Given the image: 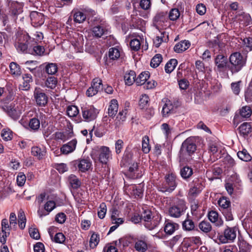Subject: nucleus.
Masks as SVG:
<instances>
[{"mask_svg":"<svg viewBox=\"0 0 252 252\" xmlns=\"http://www.w3.org/2000/svg\"><path fill=\"white\" fill-rule=\"evenodd\" d=\"M26 219L23 212H20L18 215V224L19 227L23 229L26 226Z\"/></svg>","mask_w":252,"mask_h":252,"instance_id":"obj_53","label":"nucleus"},{"mask_svg":"<svg viewBox=\"0 0 252 252\" xmlns=\"http://www.w3.org/2000/svg\"><path fill=\"white\" fill-rule=\"evenodd\" d=\"M127 112V110L126 109H123L119 112L115 120L117 125L120 124L121 122H124L126 120Z\"/></svg>","mask_w":252,"mask_h":252,"instance_id":"obj_46","label":"nucleus"},{"mask_svg":"<svg viewBox=\"0 0 252 252\" xmlns=\"http://www.w3.org/2000/svg\"><path fill=\"white\" fill-rule=\"evenodd\" d=\"M99 241V235L95 233L93 234L90 240V247L92 248V249L94 248L98 244Z\"/></svg>","mask_w":252,"mask_h":252,"instance_id":"obj_52","label":"nucleus"},{"mask_svg":"<svg viewBox=\"0 0 252 252\" xmlns=\"http://www.w3.org/2000/svg\"><path fill=\"white\" fill-rule=\"evenodd\" d=\"M209 220L217 226H220L223 224V220L219 217L218 213L214 211H211L208 213Z\"/></svg>","mask_w":252,"mask_h":252,"instance_id":"obj_19","label":"nucleus"},{"mask_svg":"<svg viewBox=\"0 0 252 252\" xmlns=\"http://www.w3.org/2000/svg\"><path fill=\"white\" fill-rule=\"evenodd\" d=\"M180 16V12L178 8H172L168 14L169 19L171 21L177 20Z\"/></svg>","mask_w":252,"mask_h":252,"instance_id":"obj_41","label":"nucleus"},{"mask_svg":"<svg viewBox=\"0 0 252 252\" xmlns=\"http://www.w3.org/2000/svg\"><path fill=\"white\" fill-rule=\"evenodd\" d=\"M29 125L32 129L37 130L40 126V122L38 119L34 118L31 119Z\"/></svg>","mask_w":252,"mask_h":252,"instance_id":"obj_59","label":"nucleus"},{"mask_svg":"<svg viewBox=\"0 0 252 252\" xmlns=\"http://www.w3.org/2000/svg\"><path fill=\"white\" fill-rule=\"evenodd\" d=\"M238 157L242 160L244 161H250L252 157L246 149H243L237 153Z\"/></svg>","mask_w":252,"mask_h":252,"instance_id":"obj_37","label":"nucleus"},{"mask_svg":"<svg viewBox=\"0 0 252 252\" xmlns=\"http://www.w3.org/2000/svg\"><path fill=\"white\" fill-rule=\"evenodd\" d=\"M237 228L236 227H227L223 234L219 236V240L222 244L233 242L236 237Z\"/></svg>","mask_w":252,"mask_h":252,"instance_id":"obj_8","label":"nucleus"},{"mask_svg":"<svg viewBox=\"0 0 252 252\" xmlns=\"http://www.w3.org/2000/svg\"><path fill=\"white\" fill-rule=\"evenodd\" d=\"M239 130L240 135L245 137L247 136L252 131V126L250 123L245 122L243 123L239 127Z\"/></svg>","mask_w":252,"mask_h":252,"instance_id":"obj_27","label":"nucleus"},{"mask_svg":"<svg viewBox=\"0 0 252 252\" xmlns=\"http://www.w3.org/2000/svg\"><path fill=\"white\" fill-rule=\"evenodd\" d=\"M86 19V15L82 12L78 11L75 12L74 14V20L76 23H83Z\"/></svg>","mask_w":252,"mask_h":252,"instance_id":"obj_43","label":"nucleus"},{"mask_svg":"<svg viewBox=\"0 0 252 252\" xmlns=\"http://www.w3.org/2000/svg\"><path fill=\"white\" fill-rule=\"evenodd\" d=\"M161 217L158 215L152 216L150 211H144L142 220L144 226L149 230L155 229L159 224Z\"/></svg>","mask_w":252,"mask_h":252,"instance_id":"obj_5","label":"nucleus"},{"mask_svg":"<svg viewBox=\"0 0 252 252\" xmlns=\"http://www.w3.org/2000/svg\"><path fill=\"white\" fill-rule=\"evenodd\" d=\"M15 47L18 52L21 53H28V45L25 43L18 42L15 44Z\"/></svg>","mask_w":252,"mask_h":252,"instance_id":"obj_58","label":"nucleus"},{"mask_svg":"<svg viewBox=\"0 0 252 252\" xmlns=\"http://www.w3.org/2000/svg\"><path fill=\"white\" fill-rule=\"evenodd\" d=\"M91 156L95 162L98 161L106 164L111 158V153L108 147L97 146L93 149Z\"/></svg>","mask_w":252,"mask_h":252,"instance_id":"obj_2","label":"nucleus"},{"mask_svg":"<svg viewBox=\"0 0 252 252\" xmlns=\"http://www.w3.org/2000/svg\"><path fill=\"white\" fill-rule=\"evenodd\" d=\"M219 206L223 208L224 210L227 211L228 207L230 205V202L225 197H222L218 201Z\"/></svg>","mask_w":252,"mask_h":252,"instance_id":"obj_55","label":"nucleus"},{"mask_svg":"<svg viewBox=\"0 0 252 252\" xmlns=\"http://www.w3.org/2000/svg\"><path fill=\"white\" fill-rule=\"evenodd\" d=\"M142 151L144 153H148L151 149V147L149 145V138L148 136H144L142 138Z\"/></svg>","mask_w":252,"mask_h":252,"instance_id":"obj_38","label":"nucleus"},{"mask_svg":"<svg viewBox=\"0 0 252 252\" xmlns=\"http://www.w3.org/2000/svg\"><path fill=\"white\" fill-rule=\"evenodd\" d=\"M227 59L223 55H218L215 59V63L219 71H222L227 64Z\"/></svg>","mask_w":252,"mask_h":252,"instance_id":"obj_15","label":"nucleus"},{"mask_svg":"<svg viewBox=\"0 0 252 252\" xmlns=\"http://www.w3.org/2000/svg\"><path fill=\"white\" fill-rule=\"evenodd\" d=\"M111 212V219L112 223H117L119 224H123L124 222V219L119 218V212L116 208H113L110 211Z\"/></svg>","mask_w":252,"mask_h":252,"instance_id":"obj_29","label":"nucleus"},{"mask_svg":"<svg viewBox=\"0 0 252 252\" xmlns=\"http://www.w3.org/2000/svg\"><path fill=\"white\" fill-rule=\"evenodd\" d=\"M8 114L13 119L17 120L20 116L21 112L15 108H11L8 111Z\"/></svg>","mask_w":252,"mask_h":252,"instance_id":"obj_61","label":"nucleus"},{"mask_svg":"<svg viewBox=\"0 0 252 252\" xmlns=\"http://www.w3.org/2000/svg\"><path fill=\"white\" fill-rule=\"evenodd\" d=\"M77 167L80 171L85 172L90 169L92 166L90 159H81L76 161Z\"/></svg>","mask_w":252,"mask_h":252,"instance_id":"obj_18","label":"nucleus"},{"mask_svg":"<svg viewBox=\"0 0 252 252\" xmlns=\"http://www.w3.org/2000/svg\"><path fill=\"white\" fill-rule=\"evenodd\" d=\"M34 97L36 104L40 106L46 105L48 102V97L46 94L38 90H35L34 92Z\"/></svg>","mask_w":252,"mask_h":252,"instance_id":"obj_14","label":"nucleus"},{"mask_svg":"<svg viewBox=\"0 0 252 252\" xmlns=\"http://www.w3.org/2000/svg\"><path fill=\"white\" fill-rule=\"evenodd\" d=\"M244 46L249 49V50H252V37H249L241 39Z\"/></svg>","mask_w":252,"mask_h":252,"instance_id":"obj_63","label":"nucleus"},{"mask_svg":"<svg viewBox=\"0 0 252 252\" xmlns=\"http://www.w3.org/2000/svg\"><path fill=\"white\" fill-rule=\"evenodd\" d=\"M26 177L23 172H20L17 177V183L18 186L22 187L25 184Z\"/></svg>","mask_w":252,"mask_h":252,"instance_id":"obj_60","label":"nucleus"},{"mask_svg":"<svg viewBox=\"0 0 252 252\" xmlns=\"http://www.w3.org/2000/svg\"><path fill=\"white\" fill-rule=\"evenodd\" d=\"M1 230L0 232V242L4 244L6 242V238L10 234V225L8 220L6 219H3L1 223Z\"/></svg>","mask_w":252,"mask_h":252,"instance_id":"obj_11","label":"nucleus"},{"mask_svg":"<svg viewBox=\"0 0 252 252\" xmlns=\"http://www.w3.org/2000/svg\"><path fill=\"white\" fill-rule=\"evenodd\" d=\"M129 45L131 49L135 51L138 50L140 47V41L136 38L131 40Z\"/></svg>","mask_w":252,"mask_h":252,"instance_id":"obj_64","label":"nucleus"},{"mask_svg":"<svg viewBox=\"0 0 252 252\" xmlns=\"http://www.w3.org/2000/svg\"><path fill=\"white\" fill-rule=\"evenodd\" d=\"M196 146L194 139L192 137L188 138L182 143L179 152V161L185 162L189 159L190 157L196 150Z\"/></svg>","mask_w":252,"mask_h":252,"instance_id":"obj_1","label":"nucleus"},{"mask_svg":"<svg viewBox=\"0 0 252 252\" xmlns=\"http://www.w3.org/2000/svg\"><path fill=\"white\" fill-rule=\"evenodd\" d=\"M106 211L107 207L106 204L104 203L100 204L97 212L98 217L101 219H103L105 216Z\"/></svg>","mask_w":252,"mask_h":252,"instance_id":"obj_57","label":"nucleus"},{"mask_svg":"<svg viewBox=\"0 0 252 252\" xmlns=\"http://www.w3.org/2000/svg\"><path fill=\"white\" fill-rule=\"evenodd\" d=\"M177 186L175 176L171 173L166 176L165 181L159 187V190L163 192H171Z\"/></svg>","mask_w":252,"mask_h":252,"instance_id":"obj_7","label":"nucleus"},{"mask_svg":"<svg viewBox=\"0 0 252 252\" xmlns=\"http://www.w3.org/2000/svg\"><path fill=\"white\" fill-rule=\"evenodd\" d=\"M23 82L20 86V88L24 91H28L31 88L30 83L32 82V76L30 74H25L23 76Z\"/></svg>","mask_w":252,"mask_h":252,"instance_id":"obj_23","label":"nucleus"},{"mask_svg":"<svg viewBox=\"0 0 252 252\" xmlns=\"http://www.w3.org/2000/svg\"><path fill=\"white\" fill-rule=\"evenodd\" d=\"M77 141L74 139L66 144H63L61 147V153L63 155H67L73 152L76 147Z\"/></svg>","mask_w":252,"mask_h":252,"instance_id":"obj_13","label":"nucleus"},{"mask_svg":"<svg viewBox=\"0 0 252 252\" xmlns=\"http://www.w3.org/2000/svg\"><path fill=\"white\" fill-rule=\"evenodd\" d=\"M56 207L55 201L49 200L46 202L44 206V209L48 213L52 211Z\"/></svg>","mask_w":252,"mask_h":252,"instance_id":"obj_54","label":"nucleus"},{"mask_svg":"<svg viewBox=\"0 0 252 252\" xmlns=\"http://www.w3.org/2000/svg\"><path fill=\"white\" fill-rule=\"evenodd\" d=\"M45 71L48 74L53 75L58 71V66L55 63H48L45 66Z\"/></svg>","mask_w":252,"mask_h":252,"instance_id":"obj_34","label":"nucleus"},{"mask_svg":"<svg viewBox=\"0 0 252 252\" xmlns=\"http://www.w3.org/2000/svg\"><path fill=\"white\" fill-rule=\"evenodd\" d=\"M162 60V56L159 54H156L151 60V66L154 68L158 67L160 64Z\"/></svg>","mask_w":252,"mask_h":252,"instance_id":"obj_44","label":"nucleus"},{"mask_svg":"<svg viewBox=\"0 0 252 252\" xmlns=\"http://www.w3.org/2000/svg\"><path fill=\"white\" fill-rule=\"evenodd\" d=\"M134 248L138 252H145L148 249V245L145 241L137 239L135 240Z\"/></svg>","mask_w":252,"mask_h":252,"instance_id":"obj_28","label":"nucleus"},{"mask_svg":"<svg viewBox=\"0 0 252 252\" xmlns=\"http://www.w3.org/2000/svg\"><path fill=\"white\" fill-rule=\"evenodd\" d=\"M32 24L34 27H38L44 23V16L41 13L32 11L30 14Z\"/></svg>","mask_w":252,"mask_h":252,"instance_id":"obj_12","label":"nucleus"},{"mask_svg":"<svg viewBox=\"0 0 252 252\" xmlns=\"http://www.w3.org/2000/svg\"><path fill=\"white\" fill-rule=\"evenodd\" d=\"M119 104L117 100L112 99L109 103L108 107V115L110 117L113 118L115 116L118 111Z\"/></svg>","mask_w":252,"mask_h":252,"instance_id":"obj_22","label":"nucleus"},{"mask_svg":"<svg viewBox=\"0 0 252 252\" xmlns=\"http://www.w3.org/2000/svg\"><path fill=\"white\" fill-rule=\"evenodd\" d=\"M98 113V110L93 106L83 108L82 111L83 118L86 122H90L95 119Z\"/></svg>","mask_w":252,"mask_h":252,"instance_id":"obj_9","label":"nucleus"},{"mask_svg":"<svg viewBox=\"0 0 252 252\" xmlns=\"http://www.w3.org/2000/svg\"><path fill=\"white\" fill-rule=\"evenodd\" d=\"M66 113L70 117L76 116L79 113V110L77 106L75 105L69 106L67 108Z\"/></svg>","mask_w":252,"mask_h":252,"instance_id":"obj_47","label":"nucleus"},{"mask_svg":"<svg viewBox=\"0 0 252 252\" xmlns=\"http://www.w3.org/2000/svg\"><path fill=\"white\" fill-rule=\"evenodd\" d=\"M237 18L240 22H242L245 25H248L252 23V19L250 14L243 13L237 16Z\"/></svg>","mask_w":252,"mask_h":252,"instance_id":"obj_31","label":"nucleus"},{"mask_svg":"<svg viewBox=\"0 0 252 252\" xmlns=\"http://www.w3.org/2000/svg\"><path fill=\"white\" fill-rule=\"evenodd\" d=\"M199 228L204 233H207L212 230V226L210 222L203 220L198 224Z\"/></svg>","mask_w":252,"mask_h":252,"instance_id":"obj_35","label":"nucleus"},{"mask_svg":"<svg viewBox=\"0 0 252 252\" xmlns=\"http://www.w3.org/2000/svg\"><path fill=\"white\" fill-rule=\"evenodd\" d=\"M102 90V81L100 79L96 78L93 80L91 87L87 90L86 94L88 96H93Z\"/></svg>","mask_w":252,"mask_h":252,"instance_id":"obj_10","label":"nucleus"},{"mask_svg":"<svg viewBox=\"0 0 252 252\" xmlns=\"http://www.w3.org/2000/svg\"><path fill=\"white\" fill-rule=\"evenodd\" d=\"M182 228L184 231L190 232L195 230V226L194 221L189 218V216L182 222Z\"/></svg>","mask_w":252,"mask_h":252,"instance_id":"obj_24","label":"nucleus"},{"mask_svg":"<svg viewBox=\"0 0 252 252\" xmlns=\"http://www.w3.org/2000/svg\"><path fill=\"white\" fill-rule=\"evenodd\" d=\"M150 77L149 72L144 71L141 73L135 79V83L137 85L141 86L145 84L146 81Z\"/></svg>","mask_w":252,"mask_h":252,"instance_id":"obj_30","label":"nucleus"},{"mask_svg":"<svg viewBox=\"0 0 252 252\" xmlns=\"http://www.w3.org/2000/svg\"><path fill=\"white\" fill-rule=\"evenodd\" d=\"M230 65L228 67L232 73L240 71L246 64V60L239 52L231 54L229 58Z\"/></svg>","mask_w":252,"mask_h":252,"instance_id":"obj_3","label":"nucleus"},{"mask_svg":"<svg viewBox=\"0 0 252 252\" xmlns=\"http://www.w3.org/2000/svg\"><path fill=\"white\" fill-rule=\"evenodd\" d=\"M179 228L178 224L169 221L165 222L164 230L168 235L172 234Z\"/></svg>","mask_w":252,"mask_h":252,"instance_id":"obj_21","label":"nucleus"},{"mask_svg":"<svg viewBox=\"0 0 252 252\" xmlns=\"http://www.w3.org/2000/svg\"><path fill=\"white\" fill-rule=\"evenodd\" d=\"M72 45L74 47L77 52H80L83 47L82 38L71 41Z\"/></svg>","mask_w":252,"mask_h":252,"instance_id":"obj_56","label":"nucleus"},{"mask_svg":"<svg viewBox=\"0 0 252 252\" xmlns=\"http://www.w3.org/2000/svg\"><path fill=\"white\" fill-rule=\"evenodd\" d=\"M149 100V96L146 94H142L140 98L139 104L141 109H144L148 104Z\"/></svg>","mask_w":252,"mask_h":252,"instance_id":"obj_51","label":"nucleus"},{"mask_svg":"<svg viewBox=\"0 0 252 252\" xmlns=\"http://www.w3.org/2000/svg\"><path fill=\"white\" fill-rule=\"evenodd\" d=\"M9 67L10 72L13 75H19L21 74V69L19 65L16 63L12 62L10 63Z\"/></svg>","mask_w":252,"mask_h":252,"instance_id":"obj_48","label":"nucleus"},{"mask_svg":"<svg viewBox=\"0 0 252 252\" xmlns=\"http://www.w3.org/2000/svg\"><path fill=\"white\" fill-rule=\"evenodd\" d=\"M239 252H250V245L245 241L240 242L239 243Z\"/></svg>","mask_w":252,"mask_h":252,"instance_id":"obj_62","label":"nucleus"},{"mask_svg":"<svg viewBox=\"0 0 252 252\" xmlns=\"http://www.w3.org/2000/svg\"><path fill=\"white\" fill-rule=\"evenodd\" d=\"M187 208L185 201L179 200L176 204L169 208L168 214L171 217L178 218L185 213Z\"/></svg>","mask_w":252,"mask_h":252,"instance_id":"obj_6","label":"nucleus"},{"mask_svg":"<svg viewBox=\"0 0 252 252\" xmlns=\"http://www.w3.org/2000/svg\"><path fill=\"white\" fill-rule=\"evenodd\" d=\"M105 32L104 29L100 26L94 27L92 30L93 35L97 38L101 37L104 34Z\"/></svg>","mask_w":252,"mask_h":252,"instance_id":"obj_39","label":"nucleus"},{"mask_svg":"<svg viewBox=\"0 0 252 252\" xmlns=\"http://www.w3.org/2000/svg\"><path fill=\"white\" fill-rule=\"evenodd\" d=\"M143 185L138 184V185L131 186L129 189L132 190L131 193L136 198H140L143 196Z\"/></svg>","mask_w":252,"mask_h":252,"instance_id":"obj_20","label":"nucleus"},{"mask_svg":"<svg viewBox=\"0 0 252 252\" xmlns=\"http://www.w3.org/2000/svg\"><path fill=\"white\" fill-rule=\"evenodd\" d=\"M240 114L243 118H249L251 116L252 110L249 106H243L240 110Z\"/></svg>","mask_w":252,"mask_h":252,"instance_id":"obj_50","label":"nucleus"},{"mask_svg":"<svg viewBox=\"0 0 252 252\" xmlns=\"http://www.w3.org/2000/svg\"><path fill=\"white\" fill-rule=\"evenodd\" d=\"M126 84L130 86L135 82L136 73L134 71L130 70L126 73L124 76Z\"/></svg>","mask_w":252,"mask_h":252,"instance_id":"obj_25","label":"nucleus"},{"mask_svg":"<svg viewBox=\"0 0 252 252\" xmlns=\"http://www.w3.org/2000/svg\"><path fill=\"white\" fill-rule=\"evenodd\" d=\"M132 154L131 152H127L125 153L123 158L122 162L124 165L128 167L127 174L131 178L135 179L138 178V164L136 162H133Z\"/></svg>","mask_w":252,"mask_h":252,"instance_id":"obj_4","label":"nucleus"},{"mask_svg":"<svg viewBox=\"0 0 252 252\" xmlns=\"http://www.w3.org/2000/svg\"><path fill=\"white\" fill-rule=\"evenodd\" d=\"M68 181L72 188L73 189H77L81 185V182L77 178V177L74 175H71L68 178Z\"/></svg>","mask_w":252,"mask_h":252,"instance_id":"obj_40","label":"nucleus"},{"mask_svg":"<svg viewBox=\"0 0 252 252\" xmlns=\"http://www.w3.org/2000/svg\"><path fill=\"white\" fill-rule=\"evenodd\" d=\"M173 108V106L171 102L169 100L166 101L162 107L161 112L162 116L165 117H168Z\"/></svg>","mask_w":252,"mask_h":252,"instance_id":"obj_33","label":"nucleus"},{"mask_svg":"<svg viewBox=\"0 0 252 252\" xmlns=\"http://www.w3.org/2000/svg\"><path fill=\"white\" fill-rule=\"evenodd\" d=\"M178 63L177 60L175 59H171L165 66V71L166 73H170L174 70Z\"/></svg>","mask_w":252,"mask_h":252,"instance_id":"obj_32","label":"nucleus"},{"mask_svg":"<svg viewBox=\"0 0 252 252\" xmlns=\"http://www.w3.org/2000/svg\"><path fill=\"white\" fill-rule=\"evenodd\" d=\"M31 153L32 156L37 158L38 159H42L46 154V149L42 146H33L32 148Z\"/></svg>","mask_w":252,"mask_h":252,"instance_id":"obj_16","label":"nucleus"},{"mask_svg":"<svg viewBox=\"0 0 252 252\" xmlns=\"http://www.w3.org/2000/svg\"><path fill=\"white\" fill-rule=\"evenodd\" d=\"M57 84V79L53 76L49 77L45 81V86L50 89H54Z\"/></svg>","mask_w":252,"mask_h":252,"instance_id":"obj_45","label":"nucleus"},{"mask_svg":"<svg viewBox=\"0 0 252 252\" xmlns=\"http://www.w3.org/2000/svg\"><path fill=\"white\" fill-rule=\"evenodd\" d=\"M190 43L188 41L183 40L176 44L174 50L177 53H181L188 49Z\"/></svg>","mask_w":252,"mask_h":252,"instance_id":"obj_26","label":"nucleus"},{"mask_svg":"<svg viewBox=\"0 0 252 252\" xmlns=\"http://www.w3.org/2000/svg\"><path fill=\"white\" fill-rule=\"evenodd\" d=\"M109 57L110 59L115 60L120 56V51L116 48H111L109 50Z\"/></svg>","mask_w":252,"mask_h":252,"instance_id":"obj_42","label":"nucleus"},{"mask_svg":"<svg viewBox=\"0 0 252 252\" xmlns=\"http://www.w3.org/2000/svg\"><path fill=\"white\" fill-rule=\"evenodd\" d=\"M202 241L199 236H193L186 237L184 239L182 244L185 245L186 248L192 246L193 244L199 246L202 245Z\"/></svg>","mask_w":252,"mask_h":252,"instance_id":"obj_17","label":"nucleus"},{"mask_svg":"<svg viewBox=\"0 0 252 252\" xmlns=\"http://www.w3.org/2000/svg\"><path fill=\"white\" fill-rule=\"evenodd\" d=\"M180 174L183 178L187 179L192 174V170L189 167L186 166L181 169Z\"/></svg>","mask_w":252,"mask_h":252,"instance_id":"obj_49","label":"nucleus"},{"mask_svg":"<svg viewBox=\"0 0 252 252\" xmlns=\"http://www.w3.org/2000/svg\"><path fill=\"white\" fill-rule=\"evenodd\" d=\"M44 51L45 50L43 47L37 45L34 46L32 49H29L28 53L33 55L41 56L44 54Z\"/></svg>","mask_w":252,"mask_h":252,"instance_id":"obj_36","label":"nucleus"}]
</instances>
